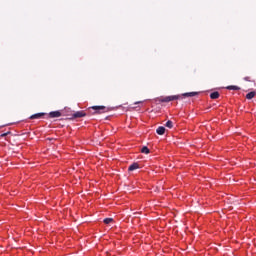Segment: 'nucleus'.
I'll return each instance as SVG.
<instances>
[{"mask_svg":"<svg viewBox=\"0 0 256 256\" xmlns=\"http://www.w3.org/2000/svg\"><path fill=\"white\" fill-rule=\"evenodd\" d=\"M141 153H144L145 155H149L150 150L148 149L147 146H143L141 149Z\"/></svg>","mask_w":256,"mask_h":256,"instance_id":"nucleus-11","label":"nucleus"},{"mask_svg":"<svg viewBox=\"0 0 256 256\" xmlns=\"http://www.w3.org/2000/svg\"><path fill=\"white\" fill-rule=\"evenodd\" d=\"M220 95H221V94H219L218 91H215V92H212V93L210 94V98H211V99H219Z\"/></svg>","mask_w":256,"mask_h":256,"instance_id":"nucleus-9","label":"nucleus"},{"mask_svg":"<svg viewBox=\"0 0 256 256\" xmlns=\"http://www.w3.org/2000/svg\"><path fill=\"white\" fill-rule=\"evenodd\" d=\"M50 119H55L57 117H61V111H52L49 113Z\"/></svg>","mask_w":256,"mask_h":256,"instance_id":"nucleus-4","label":"nucleus"},{"mask_svg":"<svg viewBox=\"0 0 256 256\" xmlns=\"http://www.w3.org/2000/svg\"><path fill=\"white\" fill-rule=\"evenodd\" d=\"M244 81H251V77H249V76L245 77Z\"/></svg>","mask_w":256,"mask_h":256,"instance_id":"nucleus-15","label":"nucleus"},{"mask_svg":"<svg viewBox=\"0 0 256 256\" xmlns=\"http://www.w3.org/2000/svg\"><path fill=\"white\" fill-rule=\"evenodd\" d=\"M107 111H108V109L105 106H93V107L89 108V112L92 113V115L107 113Z\"/></svg>","mask_w":256,"mask_h":256,"instance_id":"nucleus-1","label":"nucleus"},{"mask_svg":"<svg viewBox=\"0 0 256 256\" xmlns=\"http://www.w3.org/2000/svg\"><path fill=\"white\" fill-rule=\"evenodd\" d=\"M197 95H199V93H197V92H187V93L182 94V97H195Z\"/></svg>","mask_w":256,"mask_h":256,"instance_id":"nucleus-5","label":"nucleus"},{"mask_svg":"<svg viewBox=\"0 0 256 256\" xmlns=\"http://www.w3.org/2000/svg\"><path fill=\"white\" fill-rule=\"evenodd\" d=\"M5 135H7V134H2V137H5Z\"/></svg>","mask_w":256,"mask_h":256,"instance_id":"nucleus-17","label":"nucleus"},{"mask_svg":"<svg viewBox=\"0 0 256 256\" xmlns=\"http://www.w3.org/2000/svg\"><path fill=\"white\" fill-rule=\"evenodd\" d=\"M140 103H143L142 101L135 102L134 105H139Z\"/></svg>","mask_w":256,"mask_h":256,"instance_id":"nucleus-16","label":"nucleus"},{"mask_svg":"<svg viewBox=\"0 0 256 256\" xmlns=\"http://www.w3.org/2000/svg\"><path fill=\"white\" fill-rule=\"evenodd\" d=\"M226 89H228V91H240L241 88L239 86H228Z\"/></svg>","mask_w":256,"mask_h":256,"instance_id":"nucleus-8","label":"nucleus"},{"mask_svg":"<svg viewBox=\"0 0 256 256\" xmlns=\"http://www.w3.org/2000/svg\"><path fill=\"white\" fill-rule=\"evenodd\" d=\"M178 99H183L181 95L166 96L164 98H159L160 103H170V101H177Z\"/></svg>","mask_w":256,"mask_h":256,"instance_id":"nucleus-2","label":"nucleus"},{"mask_svg":"<svg viewBox=\"0 0 256 256\" xmlns=\"http://www.w3.org/2000/svg\"><path fill=\"white\" fill-rule=\"evenodd\" d=\"M41 117H45V113H37L30 116V119H41Z\"/></svg>","mask_w":256,"mask_h":256,"instance_id":"nucleus-6","label":"nucleus"},{"mask_svg":"<svg viewBox=\"0 0 256 256\" xmlns=\"http://www.w3.org/2000/svg\"><path fill=\"white\" fill-rule=\"evenodd\" d=\"M104 223L105 225H109V223H113V218H105Z\"/></svg>","mask_w":256,"mask_h":256,"instance_id":"nucleus-14","label":"nucleus"},{"mask_svg":"<svg viewBox=\"0 0 256 256\" xmlns=\"http://www.w3.org/2000/svg\"><path fill=\"white\" fill-rule=\"evenodd\" d=\"M255 95H256L255 91L249 92L246 95V99H253V97H255Z\"/></svg>","mask_w":256,"mask_h":256,"instance_id":"nucleus-12","label":"nucleus"},{"mask_svg":"<svg viewBox=\"0 0 256 256\" xmlns=\"http://www.w3.org/2000/svg\"><path fill=\"white\" fill-rule=\"evenodd\" d=\"M87 116V113H85L84 111H77L75 112L72 117L74 119H81V117H86Z\"/></svg>","mask_w":256,"mask_h":256,"instance_id":"nucleus-3","label":"nucleus"},{"mask_svg":"<svg viewBox=\"0 0 256 256\" xmlns=\"http://www.w3.org/2000/svg\"><path fill=\"white\" fill-rule=\"evenodd\" d=\"M156 133L158 135H165V127H163V126L158 127L156 130Z\"/></svg>","mask_w":256,"mask_h":256,"instance_id":"nucleus-7","label":"nucleus"},{"mask_svg":"<svg viewBox=\"0 0 256 256\" xmlns=\"http://www.w3.org/2000/svg\"><path fill=\"white\" fill-rule=\"evenodd\" d=\"M135 169H139L138 163H133L132 165H130L128 171H135Z\"/></svg>","mask_w":256,"mask_h":256,"instance_id":"nucleus-10","label":"nucleus"},{"mask_svg":"<svg viewBox=\"0 0 256 256\" xmlns=\"http://www.w3.org/2000/svg\"><path fill=\"white\" fill-rule=\"evenodd\" d=\"M165 127H168V129H173V121L168 120L165 124Z\"/></svg>","mask_w":256,"mask_h":256,"instance_id":"nucleus-13","label":"nucleus"}]
</instances>
